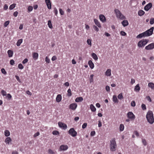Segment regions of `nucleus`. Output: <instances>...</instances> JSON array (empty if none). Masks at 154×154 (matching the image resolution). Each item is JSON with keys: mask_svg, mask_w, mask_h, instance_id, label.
<instances>
[{"mask_svg": "<svg viewBox=\"0 0 154 154\" xmlns=\"http://www.w3.org/2000/svg\"><path fill=\"white\" fill-rule=\"evenodd\" d=\"M154 29V27H152L146 31L139 34L137 36V38H141L142 37L150 36L152 34Z\"/></svg>", "mask_w": 154, "mask_h": 154, "instance_id": "f257e3e1", "label": "nucleus"}, {"mask_svg": "<svg viewBox=\"0 0 154 154\" xmlns=\"http://www.w3.org/2000/svg\"><path fill=\"white\" fill-rule=\"evenodd\" d=\"M146 117L148 122L150 124H152L154 122V118L153 112L151 111H148L147 112Z\"/></svg>", "mask_w": 154, "mask_h": 154, "instance_id": "f03ea898", "label": "nucleus"}, {"mask_svg": "<svg viewBox=\"0 0 154 154\" xmlns=\"http://www.w3.org/2000/svg\"><path fill=\"white\" fill-rule=\"evenodd\" d=\"M117 148V144L114 139H112L110 142V148L112 151H114Z\"/></svg>", "mask_w": 154, "mask_h": 154, "instance_id": "7ed1b4c3", "label": "nucleus"}, {"mask_svg": "<svg viewBox=\"0 0 154 154\" xmlns=\"http://www.w3.org/2000/svg\"><path fill=\"white\" fill-rule=\"evenodd\" d=\"M114 12L116 14L117 18L121 20L125 19V17L118 9H116L114 10Z\"/></svg>", "mask_w": 154, "mask_h": 154, "instance_id": "20e7f679", "label": "nucleus"}, {"mask_svg": "<svg viewBox=\"0 0 154 154\" xmlns=\"http://www.w3.org/2000/svg\"><path fill=\"white\" fill-rule=\"evenodd\" d=\"M148 42L146 39H143L138 42L137 45L140 48L143 47Z\"/></svg>", "mask_w": 154, "mask_h": 154, "instance_id": "39448f33", "label": "nucleus"}, {"mask_svg": "<svg viewBox=\"0 0 154 154\" xmlns=\"http://www.w3.org/2000/svg\"><path fill=\"white\" fill-rule=\"evenodd\" d=\"M68 133L72 137H75L77 135V132L73 128H71L68 131Z\"/></svg>", "mask_w": 154, "mask_h": 154, "instance_id": "423d86ee", "label": "nucleus"}, {"mask_svg": "<svg viewBox=\"0 0 154 154\" xmlns=\"http://www.w3.org/2000/svg\"><path fill=\"white\" fill-rule=\"evenodd\" d=\"M127 116V117L130 119L131 120H134L135 118V116L131 112H129L128 113Z\"/></svg>", "mask_w": 154, "mask_h": 154, "instance_id": "0eeeda50", "label": "nucleus"}, {"mask_svg": "<svg viewBox=\"0 0 154 154\" xmlns=\"http://www.w3.org/2000/svg\"><path fill=\"white\" fill-rule=\"evenodd\" d=\"M68 148V146L67 145H61L60 147L59 151H65Z\"/></svg>", "mask_w": 154, "mask_h": 154, "instance_id": "6e6552de", "label": "nucleus"}, {"mask_svg": "<svg viewBox=\"0 0 154 154\" xmlns=\"http://www.w3.org/2000/svg\"><path fill=\"white\" fill-rule=\"evenodd\" d=\"M77 107V104L76 103H73L69 106V108L72 110H75Z\"/></svg>", "mask_w": 154, "mask_h": 154, "instance_id": "1a4fd4ad", "label": "nucleus"}, {"mask_svg": "<svg viewBox=\"0 0 154 154\" xmlns=\"http://www.w3.org/2000/svg\"><path fill=\"white\" fill-rule=\"evenodd\" d=\"M145 48L146 50H150L154 48V43H152L146 46Z\"/></svg>", "mask_w": 154, "mask_h": 154, "instance_id": "9d476101", "label": "nucleus"}, {"mask_svg": "<svg viewBox=\"0 0 154 154\" xmlns=\"http://www.w3.org/2000/svg\"><path fill=\"white\" fill-rule=\"evenodd\" d=\"M58 125L60 127L64 129H66L67 128V126L66 125L62 122H59L58 123Z\"/></svg>", "mask_w": 154, "mask_h": 154, "instance_id": "9b49d317", "label": "nucleus"}, {"mask_svg": "<svg viewBox=\"0 0 154 154\" xmlns=\"http://www.w3.org/2000/svg\"><path fill=\"white\" fill-rule=\"evenodd\" d=\"M152 6V3L151 2L146 5L144 8V9L146 11H148Z\"/></svg>", "mask_w": 154, "mask_h": 154, "instance_id": "f8f14e48", "label": "nucleus"}, {"mask_svg": "<svg viewBox=\"0 0 154 154\" xmlns=\"http://www.w3.org/2000/svg\"><path fill=\"white\" fill-rule=\"evenodd\" d=\"M99 19L103 23H104L106 21V18L105 17L103 14H100L99 16Z\"/></svg>", "mask_w": 154, "mask_h": 154, "instance_id": "ddd939ff", "label": "nucleus"}, {"mask_svg": "<svg viewBox=\"0 0 154 154\" xmlns=\"http://www.w3.org/2000/svg\"><path fill=\"white\" fill-rule=\"evenodd\" d=\"M45 2L48 8V9H51V5L50 0H45Z\"/></svg>", "mask_w": 154, "mask_h": 154, "instance_id": "4468645a", "label": "nucleus"}, {"mask_svg": "<svg viewBox=\"0 0 154 154\" xmlns=\"http://www.w3.org/2000/svg\"><path fill=\"white\" fill-rule=\"evenodd\" d=\"M111 69H107L105 73V75L107 76H110L111 75Z\"/></svg>", "mask_w": 154, "mask_h": 154, "instance_id": "2eb2a0df", "label": "nucleus"}, {"mask_svg": "<svg viewBox=\"0 0 154 154\" xmlns=\"http://www.w3.org/2000/svg\"><path fill=\"white\" fill-rule=\"evenodd\" d=\"M12 141L10 137H7L5 140V142L6 144L9 145Z\"/></svg>", "mask_w": 154, "mask_h": 154, "instance_id": "dca6fc26", "label": "nucleus"}, {"mask_svg": "<svg viewBox=\"0 0 154 154\" xmlns=\"http://www.w3.org/2000/svg\"><path fill=\"white\" fill-rule=\"evenodd\" d=\"M56 101L57 102H60L62 100V96L61 95L59 94L58 95H57L56 97Z\"/></svg>", "mask_w": 154, "mask_h": 154, "instance_id": "f3484780", "label": "nucleus"}, {"mask_svg": "<svg viewBox=\"0 0 154 154\" xmlns=\"http://www.w3.org/2000/svg\"><path fill=\"white\" fill-rule=\"evenodd\" d=\"M94 21L95 24L99 28H100L101 27L100 24L98 20L96 19H94Z\"/></svg>", "mask_w": 154, "mask_h": 154, "instance_id": "a211bd4d", "label": "nucleus"}, {"mask_svg": "<svg viewBox=\"0 0 154 154\" xmlns=\"http://www.w3.org/2000/svg\"><path fill=\"white\" fill-rule=\"evenodd\" d=\"M88 64L91 69H93L94 67V64L92 61L90 60L88 62Z\"/></svg>", "mask_w": 154, "mask_h": 154, "instance_id": "6ab92c4d", "label": "nucleus"}, {"mask_svg": "<svg viewBox=\"0 0 154 154\" xmlns=\"http://www.w3.org/2000/svg\"><path fill=\"white\" fill-rule=\"evenodd\" d=\"M83 100V98L81 97H80L76 98L75 100V101L76 102L78 103L82 102Z\"/></svg>", "mask_w": 154, "mask_h": 154, "instance_id": "aec40b11", "label": "nucleus"}, {"mask_svg": "<svg viewBox=\"0 0 154 154\" xmlns=\"http://www.w3.org/2000/svg\"><path fill=\"white\" fill-rule=\"evenodd\" d=\"M112 100L115 103H117L119 102L117 96L116 95H114L112 97Z\"/></svg>", "mask_w": 154, "mask_h": 154, "instance_id": "412c9836", "label": "nucleus"}, {"mask_svg": "<svg viewBox=\"0 0 154 154\" xmlns=\"http://www.w3.org/2000/svg\"><path fill=\"white\" fill-rule=\"evenodd\" d=\"M140 90V87L139 84H137L135 86L134 88V91L136 92H138Z\"/></svg>", "mask_w": 154, "mask_h": 154, "instance_id": "4be33fe9", "label": "nucleus"}, {"mask_svg": "<svg viewBox=\"0 0 154 154\" xmlns=\"http://www.w3.org/2000/svg\"><path fill=\"white\" fill-rule=\"evenodd\" d=\"M148 86L151 89L154 90V83L152 82H149L148 84Z\"/></svg>", "mask_w": 154, "mask_h": 154, "instance_id": "5701e85b", "label": "nucleus"}, {"mask_svg": "<svg viewBox=\"0 0 154 154\" xmlns=\"http://www.w3.org/2000/svg\"><path fill=\"white\" fill-rule=\"evenodd\" d=\"M7 53L8 54V57H10L13 56V51L11 50H9L8 51Z\"/></svg>", "mask_w": 154, "mask_h": 154, "instance_id": "b1692460", "label": "nucleus"}, {"mask_svg": "<svg viewBox=\"0 0 154 154\" xmlns=\"http://www.w3.org/2000/svg\"><path fill=\"white\" fill-rule=\"evenodd\" d=\"M90 109H91V111L93 112H95L96 111V108L93 105L91 104L90 105Z\"/></svg>", "mask_w": 154, "mask_h": 154, "instance_id": "393cba45", "label": "nucleus"}, {"mask_svg": "<svg viewBox=\"0 0 154 154\" xmlns=\"http://www.w3.org/2000/svg\"><path fill=\"white\" fill-rule=\"evenodd\" d=\"M122 25L125 27L128 26V21L127 20H124L122 23Z\"/></svg>", "mask_w": 154, "mask_h": 154, "instance_id": "a878e982", "label": "nucleus"}, {"mask_svg": "<svg viewBox=\"0 0 154 154\" xmlns=\"http://www.w3.org/2000/svg\"><path fill=\"white\" fill-rule=\"evenodd\" d=\"M38 54L37 53L35 52L32 54V57L35 60H36L38 57Z\"/></svg>", "mask_w": 154, "mask_h": 154, "instance_id": "bb28decb", "label": "nucleus"}, {"mask_svg": "<svg viewBox=\"0 0 154 154\" xmlns=\"http://www.w3.org/2000/svg\"><path fill=\"white\" fill-rule=\"evenodd\" d=\"M91 56L95 60H98V57L97 55L94 53H92L91 54Z\"/></svg>", "mask_w": 154, "mask_h": 154, "instance_id": "cd10ccee", "label": "nucleus"}, {"mask_svg": "<svg viewBox=\"0 0 154 154\" xmlns=\"http://www.w3.org/2000/svg\"><path fill=\"white\" fill-rule=\"evenodd\" d=\"M4 134L6 137H8L10 135V133L8 130H6L5 131Z\"/></svg>", "mask_w": 154, "mask_h": 154, "instance_id": "c85d7f7f", "label": "nucleus"}, {"mask_svg": "<svg viewBox=\"0 0 154 154\" xmlns=\"http://www.w3.org/2000/svg\"><path fill=\"white\" fill-rule=\"evenodd\" d=\"M48 152L49 154H56V152L51 149H49L48 150Z\"/></svg>", "mask_w": 154, "mask_h": 154, "instance_id": "c756f323", "label": "nucleus"}, {"mask_svg": "<svg viewBox=\"0 0 154 154\" xmlns=\"http://www.w3.org/2000/svg\"><path fill=\"white\" fill-rule=\"evenodd\" d=\"M145 14V12L142 10H139L138 13V15L140 16H142Z\"/></svg>", "mask_w": 154, "mask_h": 154, "instance_id": "7c9ffc66", "label": "nucleus"}, {"mask_svg": "<svg viewBox=\"0 0 154 154\" xmlns=\"http://www.w3.org/2000/svg\"><path fill=\"white\" fill-rule=\"evenodd\" d=\"M124 128V126L123 124H121L119 126V129L120 131H123Z\"/></svg>", "mask_w": 154, "mask_h": 154, "instance_id": "2f4dec72", "label": "nucleus"}, {"mask_svg": "<svg viewBox=\"0 0 154 154\" xmlns=\"http://www.w3.org/2000/svg\"><path fill=\"white\" fill-rule=\"evenodd\" d=\"M23 40L22 39H19L17 42V46H19L21 44Z\"/></svg>", "mask_w": 154, "mask_h": 154, "instance_id": "473e14b6", "label": "nucleus"}, {"mask_svg": "<svg viewBox=\"0 0 154 154\" xmlns=\"http://www.w3.org/2000/svg\"><path fill=\"white\" fill-rule=\"evenodd\" d=\"M16 5L14 3L10 5L9 8V9L11 10L13 9L15 7Z\"/></svg>", "mask_w": 154, "mask_h": 154, "instance_id": "72a5a7b5", "label": "nucleus"}, {"mask_svg": "<svg viewBox=\"0 0 154 154\" xmlns=\"http://www.w3.org/2000/svg\"><path fill=\"white\" fill-rule=\"evenodd\" d=\"M118 98L119 100H122L123 99L122 93H120L118 96Z\"/></svg>", "mask_w": 154, "mask_h": 154, "instance_id": "f704fd0d", "label": "nucleus"}, {"mask_svg": "<svg viewBox=\"0 0 154 154\" xmlns=\"http://www.w3.org/2000/svg\"><path fill=\"white\" fill-rule=\"evenodd\" d=\"M48 25L49 28L51 29H52V28L53 27L52 25L51 21V20H49L48 21Z\"/></svg>", "mask_w": 154, "mask_h": 154, "instance_id": "c9c22d12", "label": "nucleus"}, {"mask_svg": "<svg viewBox=\"0 0 154 154\" xmlns=\"http://www.w3.org/2000/svg\"><path fill=\"white\" fill-rule=\"evenodd\" d=\"M67 93H68V94H67V95L68 96L70 97L72 95V94L71 93V90L70 88L68 90Z\"/></svg>", "mask_w": 154, "mask_h": 154, "instance_id": "e433bc0d", "label": "nucleus"}, {"mask_svg": "<svg viewBox=\"0 0 154 154\" xmlns=\"http://www.w3.org/2000/svg\"><path fill=\"white\" fill-rule=\"evenodd\" d=\"M10 21L9 20L6 21L4 23V25L5 27H7L8 25L9 24Z\"/></svg>", "mask_w": 154, "mask_h": 154, "instance_id": "4c0bfd02", "label": "nucleus"}, {"mask_svg": "<svg viewBox=\"0 0 154 154\" xmlns=\"http://www.w3.org/2000/svg\"><path fill=\"white\" fill-rule=\"evenodd\" d=\"M142 142L144 145L146 146V145L147 142H146V140L145 139H142Z\"/></svg>", "mask_w": 154, "mask_h": 154, "instance_id": "58836bf2", "label": "nucleus"}, {"mask_svg": "<svg viewBox=\"0 0 154 154\" xmlns=\"http://www.w3.org/2000/svg\"><path fill=\"white\" fill-rule=\"evenodd\" d=\"M1 93L3 96H5L6 95V92L4 90H2L1 91Z\"/></svg>", "mask_w": 154, "mask_h": 154, "instance_id": "ea45409f", "label": "nucleus"}, {"mask_svg": "<svg viewBox=\"0 0 154 154\" xmlns=\"http://www.w3.org/2000/svg\"><path fill=\"white\" fill-rule=\"evenodd\" d=\"M18 67L19 69H22L24 67L20 63L18 65Z\"/></svg>", "mask_w": 154, "mask_h": 154, "instance_id": "a19ab883", "label": "nucleus"}, {"mask_svg": "<svg viewBox=\"0 0 154 154\" xmlns=\"http://www.w3.org/2000/svg\"><path fill=\"white\" fill-rule=\"evenodd\" d=\"M142 108L143 110H145L146 109V107L145 104H142L141 105Z\"/></svg>", "mask_w": 154, "mask_h": 154, "instance_id": "79ce46f5", "label": "nucleus"}, {"mask_svg": "<svg viewBox=\"0 0 154 154\" xmlns=\"http://www.w3.org/2000/svg\"><path fill=\"white\" fill-rule=\"evenodd\" d=\"M136 104L134 101L133 100L131 102V106L132 107H134L135 106Z\"/></svg>", "mask_w": 154, "mask_h": 154, "instance_id": "37998d69", "label": "nucleus"}, {"mask_svg": "<svg viewBox=\"0 0 154 154\" xmlns=\"http://www.w3.org/2000/svg\"><path fill=\"white\" fill-rule=\"evenodd\" d=\"M52 134L54 135H57L59 134V133L57 131H54L52 132Z\"/></svg>", "mask_w": 154, "mask_h": 154, "instance_id": "c03bdc74", "label": "nucleus"}, {"mask_svg": "<svg viewBox=\"0 0 154 154\" xmlns=\"http://www.w3.org/2000/svg\"><path fill=\"white\" fill-rule=\"evenodd\" d=\"M45 61L46 63H49L50 62V59L49 58H48V57H45Z\"/></svg>", "mask_w": 154, "mask_h": 154, "instance_id": "a18cd8bd", "label": "nucleus"}, {"mask_svg": "<svg viewBox=\"0 0 154 154\" xmlns=\"http://www.w3.org/2000/svg\"><path fill=\"white\" fill-rule=\"evenodd\" d=\"M32 9L33 8L32 6H29L28 8V11L29 12L32 11Z\"/></svg>", "mask_w": 154, "mask_h": 154, "instance_id": "49530a36", "label": "nucleus"}, {"mask_svg": "<svg viewBox=\"0 0 154 154\" xmlns=\"http://www.w3.org/2000/svg\"><path fill=\"white\" fill-rule=\"evenodd\" d=\"M93 28L97 32H98L99 31V29L95 25H94L93 26Z\"/></svg>", "mask_w": 154, "mask_h": 154, "instance_id": "de8ad7c7", "label": "nucleus"}, {"mask_svg": "<svg viewBox=\"0 0 154 154\" xmlns=\"http://www.w3.org/2000/svg\"><path fill=\"white\" fill-rule=\"evenodd\" d=\"M1 72L2 73L5 75H6L7 74L6 71H5V69L4 68H2L1 69Z\"/></svg>", "mask_w": 154, "mask_h": 154, "instance_id": "09e8293b", "label": "nucleus"}, {"mask_svg": "<svg viewBox=\"0 0 154 154\" xmlns=\"http://www.w3.org/2000/svg\"><path fill=\"white\" fill-rule=\"evenodd\" d=\"M91 39H88L87 41V43L89 45H90V46H91Z\"/></svg>", "mask_w": 154, "mask_h": 154, "instance_id": "8fccbe9b", "label": "nucleus"}, {"mask_svg": "<svg viewBox=\"0 0 154 154\" xmlns=\"http://www.w3.org/2000/svg\"><path fill=\"white\" fill-rule=\"evenodd\" d=\"M146 98L148 101H149L150 102H151L152 100L151 98L149 96H146Z\"/></svg>", "mask_w": 154, "mask_h": 154, "instance_id": "3c124183", "label": "nucleus"}, {"mask_svg": "<svg viewBox=\"0 0 154 154\" xmlns=\"http://www.w3.org/2000/svg\"><path fill=\"white\" fill-rule=\"evenodd\" d=\"M150 23L151 24H152L154 23V18L150 19Z\"/></svg>", "mask_w": 154, "mask_h": 154, "instance_id": "603ef678", "label": "nucleus"}, {"mask_svg": "<svg viewBox=\"0 0 154 154\" xmlns=\"http://www.w3.org/2000/svg\"><path fill=\"white\" fill-rule=\"evenodd\" d=\"M59 11L60 14L61 15H63L64 14V11H63L62 9L60 8L59 9Z\"/></svg>", "mask_w": 154, "mask_h": 154, "instance_id": "864d4df0", "label": "nucleus"}, {"mask_svg": "<svg viewBox=\"0 0 154 154\" xmlns=\"http://www.w3.org/2000/svg\"><path fill=\"white\" fill-rule=\"evenodd\" d=\"M106 90L107 92H109L110 90V88L109 86L107 85L106 87Z\"/></svg>", "mask_w": 154, "mask_h": 154, "instance_id": "5fc2aeb1", "label": "nucleus"}, {"mask_svg": "<svg viewBox=\"0 0 154 154\" xmlns=\"http://www.w3.org/2000/svg\"><path fill=\"white\" fill-rule=\"evenodd\" d=\"M87 124L86 123H84L82 125V128L83 129H84V128H86V127H87Z\"/></svg>", "mask_w": 154, "mask_h": 154, "instance_id": "6e6d98bb", "label": "nucleus"}, {"mask_svg": "<svg viewBox=\"0 0 154 154\" xmlns=\"http://www.w3.org/2000/svg\"><path fill=\"white\" fill-rule=\"evenodd\" d=\"M95 134V132L94 131H93L91 132L90 135L91 136H94Z\"/></svg>", "mask_w": 154, "mask_h": 154, "instance_id": "4d7b16f0", "label": "nucleus"}, {"mask_svg": "<svg viewBox=\"0 0 154 154\" xmlns=\"http://www.w3.org/2000/svg\"><path fill=\"white\" fill-rule=\"evenodd\" d=\"M28 59L26 58L22 61V63L23 64H25L28 62Z\"/></svg>", "mask_w": 154, "mask_h": 154, "instance_id": "13d9d810", "label": "nucleus"}, {"mask_svg": "<svg viewBox=\"0 0 154 154\" xmlns=\"http://www.w3.org/2000/svg\"><path fill=\"white\" fill-rule=\"evenodd\" d=\"M120 34L122 36H125L126 35V33L123 31H122L120 32Z\"/></svg>", "mask_w": 154, "mask_h": 154, "instance_id": "bf43d9fd", "label": "nucleus"}, {"mask_svg": "<svg viewBox=\"0 0 154 154\" xmlns=\"http://www.w3.org/2000/svg\"><path fill=\"white\" fill-rule=\"evenodd\" d=\"M135 80L134 79H131V84L132 85L135 82Z\"/></svg>", "mask_w": 154, "mask_h": 154, "instance_id": "052dcab7", "label": "nucleus"}, {"mask_svg": "<svg viewBox=\"0 0 154 154\" xmlns=\"http://www.w3.org/2000/svg\"><path fill=\"white\" fill-rule=\"evenodd\" d=\"M8 9V6L6 5L5 4L4 6L3 9L5 10H6Z\"/></svg>", "mask_w": 154, "mask_h": 154, "instance_id": "680f3d73", "label": "nucleus"}, {"mask_svg": "<svg viewBox=\"0 0 154 154\" xmlns=\"http://www.w3.org/2000/svg\"><path fill=\"white\" fill-rule=\"evenodd\" d=\"M39 134H40L38 132L34 134L33 136L34 137H36L37 136H38V135H39Z\"/></svg>", "mask_w": 154, "mask_h": 154, "instance_id": "e2e57ef3", "label": "nucleus"}, {"mask_svg": "<svg viewBox=\"0 0 154 154\" xmlns=\"http://www.w3.org/2000/svg\"><path fill=\"white\" fill-rule=\"evenodd\" d=\"M54 12L55 14L56 15H57V13H58V11L57 10V9L56 8H55L54 9Z\"/></svg>", "mask_w": 154, "mask_h": 154, "instance_id": "0e129e2a", "label": "nucleus"}, {"mask_svg": "<svg viewBox=\"0 0 154 154\" xmlns=\"http://www.w3.org/2000/svg\"><path fill=\"white\" fill-rule=\"evenodd\" d=\"M7 97L10 100V99L12 97V96L11 94H7Z\"/></svg>", "mask_w": 154, "mask_h": 154, "instance_id": "69168bd1", "label": "nucleus"}, {"mask_svg": "<svg viewBox=\"0 0 154 154\" xmlns=\"http://www.w3.org/2000/svg\"><path fill=\"white\" fill-rule=\"evenodd\" d=\"M10 63L11 65H13L14 63V61L13 60H11L10 61Z\"/></svg>", "mask_w": 154, "mask_h": 154, "instance_id": "338daca9", "label": "nucleus"}, {"mask_svg": "<svg viewBox=\"0 0 154 154\" xmlns=\"http://www.w3.org/2000/svg\"><path fill=\"white\" fill-rule=\"evenodd\" d=\"M57 59V57H56V56H53L52 57V58H51V60H52V61H54V60H56V59Z\"/></svg>", "mask_w": 154, "mask_h": 154, "instance_id": "774afa93", "label": "nucleus"}]
</instances>
